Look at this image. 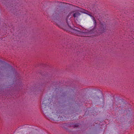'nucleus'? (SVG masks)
Returning a JSON list of instances; mask_svg holds the SVG:
<instances>
[{
	"instance_id": "nucleus-5",
	"label": "nucleus",
	"mask_w": 134,
	"mask_h": 134,
	"mask_svg": "<svg viewBox=\"0 0 134 134\" xmlns=\"http://www.w3.org/2000/svg\"><path fill=\"white\" fill-rule=\"evenodd\" d=\"M80 12L82 13H83L86 14L88 15L91 17H92L93 18V17L92 15L91 14V13L88 11L86 10L83 9H81V10L80 11Z\"/></svg>"
},
{
	"instance_id": "nucleus-9",
	"label": "nucleus",
	"mask_w": 134,
	"mask_h": 134,
	"mask_svg": "<svg viewBox=\"0 0 134 134\" xmlns=\"http://www.w3.org/2000/svg\"><path fill=\"white\" fill-rule=\"evenodd\" d=\"M84 37H85V39H89L91 37L90 36H85Z\"/></svg>"
},
{
	"instance_id": "nucleus-16",
	"label": "nucleus",
	"mask_w": 134,
	"mask_h": 134,
	"mask_svg": "<svg viewBox=\"0 0 134 134\" xmlns=\"http://www.w3.org/2000/svg\"><path fill=\"white\" fill-rule=\"evenodd\" d=\"M9 90H10V89H9Z\"/></svg>"
},
{
	"instance_id": "nucleus-4",
	"label": "nucleus",
	"mask_w": 134,
	"mask_h": 134,
	"mask_svg": "<svg viewBox=\"0 0 134 134\" xmlns=\"http://www.w3.org/2000/svg\"><path fill=\"white\" fill-rule=\"evenodd\" d=\"M9 9H10V10H11L12 12L14 14H16L15 13L16 12L17 10H19L18 9V7L17 5H13L12 6L10 5L9 8Z\"/></svg>"
},
{
	"instance_id": "nucleus-2",
	"label": "nucleus",
	"mask_w": 134,
	"mask_h": 134,
	"mask_svg": "<svg viewBox=\"0 0 134 134\" xmlns=\"http://www.w3.org/2000/svg\"><path fill=\"white\" fill-rule=\"evenodd\" d=\"M93 20L94 21V26L92 29L90 30L89 34H98L97 32V29L96 28L97 22L94 17H93Z\"/></svg>"
},
{
	"instance_id": "nucleus-12",
	"label": "nucleus",
	"mask_w": 134,
	"mask_h": 134,
	"mask_svg": "<svg viewBox=\"0 0 134 134\" xmlns=\"http://www.w3.org/2000/svg\"><path fill=\"white\" fill-rule=\"evenodd\" d=\"M53 85H54V87H56V84L55 83H54L53 84Z\"/></svg>"
},
{
	"instance_id": "nucleus-11",
	"label": "nucleus",
	"mask_w": 134,
	"mask_h": 134,
	"mask_svg": "<svg viewBox=\"0 0 134 134\" xmlns=\"http://www.w3.org/2000/svg\"><path fill=\"white\" fill-rule=\"evenodd\" d=\"M9 69H13L12 66L11 65H10L9 64Z\"/></svg>"
},
{
	"instance_id": "nucleus-15",
	"label": "nucleus",
	"mask_w": 134,
	"mask_h": 134,
	"mask_svg": "<svg viewBox=\"0 0 134 134\" xmlns=\"http://www.w3.org/2000/svg\"><path fill=\"white\" fill-rule=\"evenodd\" d=\"M52 86V87H53V88H54V87H53V86Z\"/></svg>"
},
{
	"instance_id": "nucleus-7",
	"label": "nucleus",
	"mask_w": 134,
	"mask_h": 134,
	"mask_svg": "<svg viewBox=\"0 0 134 134\" xmlns=\"http://www.w3.org/2000/svg\"><path fill=\"white\" fill-rule=\"evenodd\" d=\"M21 85H20V84H19V85H18V86L16 87V90L17 91H19L20 90L22 89V88Z\"/></svg>"
},
{
	"instance_id": "nucleus-10",
	"label": "nucleus",
	"mask_w": 134,
	"mask_h": 134,
	"mask_svg": "<svg viewBox=\"0 0 134 134\" xmlns=\"http://www.w3.org/2000/svg\"><path fill=\"white\" fill-rule=\"evenodd\" d=\"M45 100L43 101V104H42V105H43L42 106V107L44 106V105L46 106V104H45Z\"/></svg>"
},
{
	"instance_id": "nucleus-3",
	"label": "nucleus",
	"mask_w": 134,
	"mask_h": 134,
	"mask_svg": "<svg viewBox=\"0 0 134 134\" xmlns=\"http://www.w3.org/2000/svg\"><path fill=\"white\" fill-rule=\"evenodd\" d=\"M100 26L99 29V31L100 33L105 32L106 30L105 24L102 22H100Z\"/></svg>"
},
{
	"instance_id": "nucleus-8",
	"label": "nucleus",
	"mask_w": 134,
	"mask_h": 134,
	"mask_svg": "<svg viewBox=\"0 0 134 134\" xmlns=\"http://www.w3.org/2000/svg\"><path fill=\"white\" fill-rule=\"evenodd\" d=\"M66 21L67 24L68 25V27L70 28H71V26L69 24L68 22V19H66Z\"/></svg>"
},
{
	"instance_id": "nucleus-14",
	"label": "nucleus",
	"mask_w": 134,
	"mask_h": 134,
	"mask_svg": "<svg viewBox=\"0 0 134 134\" xmlns=\"http://www.w3.org/2000/svg\"><path fill=\"white\" fill-rule=\"evenodd\" d=\"M56 88V89H57V88Z\"/></svg>"
},
{
	"instance_id": "nucleus-13",
	"label": "nucleus",
	"mask_w": 134,
	"mask_h": 134,
	"mask_svg": "<svg viewBox=\"0 0 134 134\" xmlns=\"http://www.w3.org/2000/svg\"><path fill=\"white\" fill-rule=\"evenodd\" d=\"M82 32V33H84V34H85V32Z\"/></svg>"
},
{
	"instance_id": "nucleus-6",
	"label": "nucleus",
	"mask_w": 134,
	"mask_h": 134,
	"mask_svg": "<svg viewBox=\"0 0 134 134\" xmlns=\"http://www.w3.org/2000/svg\"><path fill=\"white\" fill-rule=\"evenodd\" d=\"M81 15V14L78 12H76L74 13L72 15L74 18L78 17Z\"/></svg>"
},
{
	"instance_id": "nucleus-1",
	"label": "nucleus",
	"mask_w": 134,
	"mask_h": 134,
	"mask_svg": "<svg viewBox=\"0 0 134 134\" xmlns=\"http://www.w3.org/2000/svg\"><path fill=\"white\" fill-rule=\"evenodd\" d=\"M79 125L80 124L79 123H75L72 122H70L63 124L61 126L65 128V126H67V127H73V128H77L79 127ZM65 128H66V127H65Z\"/></svg>"
}]
</instances>
